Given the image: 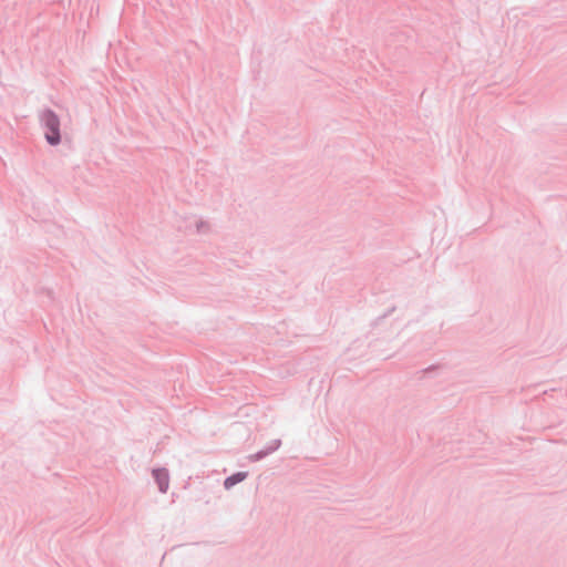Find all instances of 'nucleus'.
<instances>
[{"mask_svg": "<svg viewBox=\"0 0 567 567\" xmlns=\"http://www.w3.org/2000/svg\"><path fill=\"white\" fill-rule=\"evenodd\" d=\"M39 121L44 128V138L50 146H58L61 141V122L59 115L50 107H45L39 115Z\"/></svg>", "mask_w": 567, "mask_h": 567, "instance_id": "f257e3e1", "label": "nucleus"}, {"mask_svg": "<svg viewBox=\"0 0 567 567\" xmlns=\"http://www.w3.org/2000/svg\"><path fill=\"white\" fill-rule=\"evenodd\" d=\"M280 446H281V440L280 439H275V440L270 441L265 446V449L268 451L269 454H271V453L276 452Z\"/></svg>", "mask_w": 567, "mask_h": 567, "instance_id": "39448f33", "label": "nucleus"}, {"mask_svg": "<svg viewBox=\"0 0 567 567\" xmlns=\"http://www.w3.org/2000/svg\"><path fill=\"white\" fill-rule=\"evenodd\" d=\"M268 455H270V454L264 447V449L257 451L256 453L248 455V460H249V462H259V461L264 460L265 457H267Z\"/></svg>", "mask_w": 567, "mask_h": 567, "instance_id": "20e7f679", "label": "nucleus"}, {"mask_svg": "<svg viewBox=\"0 0 567 567\" xmlns=\"http://www.w3.org/2000/svg\"><path fill=\"white\" fill-rule=\"evenodd\" d=\"M152 476L157 484L158 491L165 494L169 486V473L165 467H157L152 471Z\"/></svg>", "mask_w": 567, "mask_h": 567, "instance_id": "f03ea898", "label": "nucleus"}, {"mask_svg": "<svg viewBox=\"0 0 567 567\" xmlns=\"http://www.w3.org/2000/svg\"><path fill=\"white\" fill-rule=\"evenodd\" d=\"M196 227H197V231L200 233L204 230V228H208V224L204 220H199L197 224H196Z\"/></svg>", "mask_w": 567, "mask_h": 567, "instance_id": "0eeeda50", "label": "nucleus"}, {"mask_svg": "<svg viewBox=\"0 0 567 567\" xmlns=\"http://www.w3.org/2000/svg\"><path fill=\"white\" fill-rule=\"evenodd\" d=\"M395 310V307H391L386 312H384L382 316H379L377 318V322L383 320L384 318H386L388 316H390L393 311Z\"/></svg>", "mask_w": 567, "mask_h": 567, "instance_id": "423d86ee", "label": "nucleus"}, {"mask_svg": "<svg viewBox=\"0 0 567 567\" xmlns=\"http://www.w3.org/2000/svg\"><path fill=\"white\" fill-rule=\"evenodd\" d=\"M248 476V472H235L233 473L231 475L227 476L225 480H224V488L225 489H230L233 488L235 485L241 483L243 481H245Z\"/></svg>", "mask_w": 567, "mask_h": 567, "instance_id": "7ed1b4c3", "label": "nucleus"}, {"mask_svg": "<svg viewBox=\"0 0 567 567\" xmlns=\"http://www.w3.org/2000/svg\"><path fill=\"white\" fill-rule=\"evenodd\" d=\"M435 368H436L435 365H431V367H429V368L424 369V370H423V373H425V374H426V373L431 372L432 370H434Z\"/></svg>", "mask_w": 567, "mask_h": 567, "instance_id": "6e6552de", "label": "nucleus"}]
</instances>
